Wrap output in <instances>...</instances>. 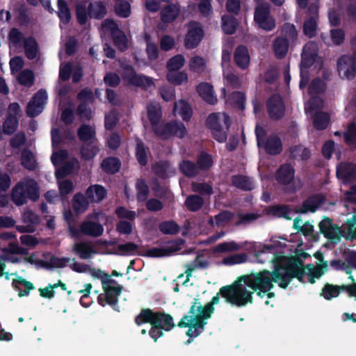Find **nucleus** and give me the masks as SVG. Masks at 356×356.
<instances>
[{
  "instance_id": "obj_1",
  "label": "nucleus",
  "mask_w": 356,
  "mask_h": 356,
  "mask_svg": "<svg viewBox=\"0 0 356 356\" xmlns=\"http://www.w3.org/2000/svg\"><path fill=\"white\" fill-rule=\"evenodd\" d=\"M285 245V241L273 240L268 245L255 246V258L259 263L272 261L275 268L273 275L268 270L252 273L241 277L232 285L223 286L219 294L232 305L242 307L252 302L253 292L260 297L266 296L268 298L274 296L270 292L273 282L282 288H286L292 277H297L300 282L314 283L315 279H319L327 268V264L323 261L321 252H316L314 257L318 261L316 266L307 265L303 266L300 262L293 257L283 255L280 248Z\"/></svg>"
},
{
  "instance_id": "obj_2",
  "label": "nucleus",
  "mask_w": 356,
  "mask_h": 356,
  "mask_svg": "<svg viewBox=\"0 0 356 356\" xmlns=\"http://www.w3.org/2000/svg\"><path fill=\"white\" fill-rule=\"evenodd\" d=\"M317 46L315 43L307 44L302 55L300 65V88L303 89L307 84L309 77H313L309 87V99L305 105V111L314 118V125L317 129H325L330 121L329 116L320 112L323 103L319 95L324 90L325 79L327 74L323 68L322 60L316 56Z\"/></svg>"
},
{
  "instance_id": "obj_3",
  "label": "nucleus",
  "mask_w": 356,
  "mask_h": 356,
  "mask_svg": "<svg viewBox=\"0 0 356 356\" xmlns=\"http://www.w3.org/2000/svg\"><path fill=\"white\" fill-rule=\"evenodd\" d=\"M218 294L204 307H202L200 302H195L191 306L188 314L182 318L179 325L188 327L187 332L188 337L198 336L203 331L204 327L207 324L206 321L211 317L213 312V305L218 304Z\"/></svg>"
},
{
  "instance_id": "obj_4",
  "label": "nucleus",
  "mask_w": 356,
  "mask_h": 356,
  "mask_svg": "<svg viewBox=\"0 0 356 356\" xmlns=\"http://www.w3.org/2000/svg\"><path fill=\"white\" fill-rule=\"evenodd\" d=\"M70 267L78 273H89L92 277L102 280L104 293L98 296V302L102 306L110 305L115 309L118 296L121 292V287L113 280L105 275L101 270L88 267L87 265L77 263L72 260Z\"/></svg>"
},
{
  "instance_id": "obj_5",
  "label": "nucleus",
  "mask_w": 356,
  "mask_h": 356,
  "mask_svg": "<svg viewBox=\"0 0 356 356\" xmlns=\"http://www.w3.org/2000/svg\"><path fill=\"white\" fill-rule=\"evenodd\" d=\"M136 323L138 325L149 323L152 325L149 335L154 341H156L158 339V336L155 334L156 332H158L159 337H161L163 335V330L168 331L174 327L171 316L165 314L154 313L149 309L143 310L136 318Z\"/></svg>"
},
{
  "instance_id": "obj_6",
  "label": "nucleus",
  "mask_w": 356,
  "mask_h": 356,
  "mask_svg": "<svg viewBox=\"0 0 356 356\" xmlns=\"http://www.w3.org/2000/svg\"><path fill=\"white\" fill-rule=\"evenodd\" d=\"M348 266L343 268L346 274H350L349 278L353 279L352 273H356V252H353L348 261ZM346 290L350 296H356V284L353 285H342L341 287L327 284L322 289L321 296L326 300H331L339 296L341 290Z\"/></svg>"
},
{
  "instance_id": "obj_7",
  "label": "nucleus",
  "mask_w": 356,
  "mask_h": 356,
  "mask_svg": "<svg viewBox=\"0 0 356 356\" xmlns=\"http://www.w3.org/2000/svg\"><path fill=\"white\" fill-rule=\"evenodd\" d=\"M207 123L216 140L220 143L226 140L230 121L229 117L225 113L211 114L207 118Z\"/></svg>"
},
{
  "instance_id": "obj_8",
  "label": "nucleus",
  "mask_w": 356,
  "mask_h": 356,
  "mask_svg": "<svg viewBox=\"0 0 356 356\" xmlns=\"http://www.w3.org/2000/svg\"><path fill=\"white\" fill-rule=\"evenodd\" d=\"M88 0H83L76 6V15L79 22L83 24L86 22L88 15L95 18L103 17L106 13L105 7L99 2L89 4V11L87 10Z\"/></svg>"
},
{
  "instance_id": "obj_9",
  "label": "nucleus",
  "mask_w": 356,
  "mask_h": 356,
  "mask_svg": "<svg viewBox=\"0 0 356 356\" xmlns=\"http://www.w3.org/2000/svg\"><path fill=\"white\" fill-rule=\"evenodd\" d=\"M51 161L54 165H62L57 168L56 176L57 178L63 177L70 174L74 168H79V162L77 160L73 161L71 164L67 161V153L66 151L60 150L54 152L51 156Z\"/></svg>"
},
{
  "instance_id": "obj_10",
  "label": "nucleus",
  "mask_w": 356,
  "mask_h": 356,
  "mask_svg": "<svg viewBox=\"0 0 356 356\" xmlns=\"http://www.w3.org/2000/svg\"><path fill=\"white\" fill-rule=\"evenodd\" d=\"M255 133L259 148L263 147L265 151L271 154H277L281 151V142L277 137L271 136L266 140V131L260 126L256 127Z\"/></svg>"
},
{
  "instance_id": "obj_11",
  "label": "nucleus",
  "mask_w": 356,
  "mask_h": 356,
  "mask_svg": "<svg viewBox=\"0 0 356 356\" xmlns=\"http://www.w3.org/2000/svg\"><path fill=\"white\" fill-rule=\"evenodd\" d=\"M319 227L325 237L334 244L337 243L346 234V227L342 230L339 227L333 225L329 218L323 219L320 222Z\"/></svg>"
},
{
  "instance_id": "obj_12",
  "label": "nucleus",
  "mask_w": 356,
  "mask_h": 356,
  "mask_svg": "<svg viewBox=\"0 0 356 356\" xmlns=\"http://www.w3.org/2000/svg\"><path fill=\"white\" fill-rule=\"evenodd\" d=\"M254 21L260 28L266 31H270L275 26V20L269 14L268 5H261L256 8Z\"/></svg>"
},
{
  "instance_id": "obj_13",
  "label": "nucleus",
  "mask_w": 356,
  "mask_h": 356,
  "mask_svg": "<svg viewBox=\"0 0 356 356\" xmlns=\"http://www.w3.org/2000/svg\"><path fill=\"white\" fill-rule=\"evenodd\" d=\"M187 134L186 128L183 123L175 121L163 124L160 130H156V135L162 138H168L170 136L183 138Z\"/></svg>"
},
{
  "instance_id": "obj_14",
  "label": "nucleus",
  "mask_w": 356,
  "mask_h": 356,
  "mask_svg": "<svg viewBox=\"0 0 356 356\" xmlns=\"http://www.w3.org/2000/svg\"><path fill=\"white\" fill-rule=\"evenodd\" d=\"M338 72L342 79H352L356 74V51L354 57L343 56L338 61Z\"/></svg>"
},
{
  "instance_id": "obj_15",
  "label": "nucleus",
  "mask_w": 356,
  "mask_h": 356,
  "mask_svg": "<svg viewBox=\"0 0 356 356\" xmlns=\"http://www.w3.org/2000/svg\"><path fill=\"white\" fill-rule=\"evenodd\" d=\"M47 101V94L45 90L38 91L29 102L26 113L30 117L40 114L44 109Z\"/></svg>"
},
{
  "instance_id": "obj_16",
  "label": "nucleus",
  "mask_w": 356,
  "mask_h": 356,
  "mask_svg": "<svg viewBox=\"0 0 356 356\" xmlns=\"http://www.w3.org/2000/svg\"><path fill=\"white\" fill-rule=\"evenodd\" d=\"M124 79L129 84L150 89L154 87V83L149 77L138 75L131 67H125L123 72Z\"/></svg>"
},
{
  "instance_id": "obj_17",
  "label": "nucleus",
  "mask_w": 356,
  "mask_h": 356,
  "mask_svg": "<svg viewBox=\"0 0 356 356\" xmlns=\"http://www.w3.org/2000/svg\"><path fill=\"white\" fill-rule=\"evenodd\" d=\"M103 217V214L95 213L92 214L89 218L83 222L81 226V232L86 235L92 236H99L102 234L104 228L102 225L98 222H93L94 220H100Z\"/></svg>"
},
{
  "instance_id": "obj_18",
  "label": "nucleus",
  "mask_w": 356,
  "mask_h": 356,
  "mask_svg": "<svg viewBox=\"0 0 356 356\" xmlns=\"http://www.w3.org/2000/svg\"><path fill=\"white\" fill-rule=\"evenodd\" d=\"M181 245V241L171 242L165 247L148 249L145 251L144 255L149 257H168L179 250Z\"/></svg>"
},
{
  "instance_id": "obj_19",
  "label": "nucleus",
  "mask_w": 356,
  "mask_h": 356,
  "mask_svg": "<svg viewBox=\"0 0 356 356\" xmlns=\"http://www.w3.org/2000/svg\"><path fill=\"white\" fill-rule=\"evenodd\" d=\"M203 35V30L199 24L196 22L191 23L185 39L186 47L189 49L195 47L202 40Z\"/></svg>"
},
{
  "instance_id": "obj_20",
  "label": "nucleus",
  "mask_w": 356,
  "mask_h": 356,
  "mask_svg": "<svg viewBox=\"0 0 356 356\" xmlns=\"http://www.w3.org/2000/svg\"><path fill=\"white\" fill-rule=\"evenodd\" d=\"M147 116L152 129L156 134V130H160L163 125V123H160L161 108L159 103L152 102L147 106Z\"/></svg>"
},
{
  "instance_id": "obj_21",
  "label": "nucleus",
  "mask_w": 356,
  "mask_h": 356,
  "mask_svg": "<svg viewBox=\"0 0 356 356\" xmlns=\"http://www.w3.org/2000/svg\"><path fill=\"white\" fill-rule=\"evenodd\" d=\"M293 170L289 165H283L277 173V180L284 185H286V190L293 191L296 190L293 187L294 183H291L293 179Z\"/></svg>"
},
{
  "instance_id": "obj_22",
  "label": "nucleus",
  "mask_w": 356,
  "mask_h": 356,
  "mask_svg": "<svg viewBox=\"0 0 356 356\" xmlns=\"http://www.w3.org/2000/svg\"><path fill=\"white\" fill-rule=\"evenodd\" d=\"M197 92L200 97L207 103L214 104L217 102L213 87L209 83H201L197 86Z\"/></svg>"
},
{
  "instance_id": "obj_23",
  "label": "nucleus",
  "mask_w": 356,
  "mask_h": 356,
  "mask_svg": "<svg viewBox=\"0 0 356 356\" xmlns=\"http://www.w3.org/2000/svg\"><path fill=\"white\" fill-rule=\"evenodd\" d=\"M268 108L269 114L273 118L277 119L283 115L284 106L279 95H273L269 99Z\"/></svg>"
},
{
  "instance_id": "obj_24",
  "label": "nucleus",
  "mask_w": 356,
  "mask_h": 356,
  "mask_svg": "<svg viewBox=\"0 0 356 356\" xmlns=\"http://www.w3.org/2000/svg\"><path fill=\"white\" fill-rule=\"evenodd\" d=\"M337 175L343 182H348L356 179L355 168L350 163H341L337 170Z\"/></svg>"
},
{
  "instance_id": "obj_25",
  "label": "nucleus",
  "mask_w": 356,
  "mask_h": 356,
  "mask_svg": "<svg viewBox=\"0 0 356 356\" xmlns=\"http://www.w3.org/2000/svg\"><path fill=\"white\" fill-rule=\"evenodd\" d=\"M192 113V108L186 102L179 100L175 102L173 109L175 116H179L184 121H188Z\"/></svg>"
},
{
  "instance_id": "obj_26",
  "label": "nucleus",
  "mask_w": 356,
  "mask_h": 356,
  "mask_svg": "<svg viewBox=\"0 0 356 356\" xmlns=\"http://www.w3.org/2000/svg\"><path fill=\"white\" fill-rule=\"evenodd\" d=\"M234 60L236 65L242 68H247L250 62V56L248 49L244 46H239L234 53Z\"/></svg>"
},
{
  "instance_id": "obj_27",
  "label": "nucleus",
  "mask_w": 356,
  "mask_h": 356,
  "mask_svg": "<svg viewBox=\"0 0 356 356\" xmlns=\"http://www.w3.org/2000/svg\"><path fill=\"white\" fill-rule=\"evenodd\" d=\"M324 198L321 195L313 196L308 198L301 207L296 209L298 213L314 212L317 208L323 203Z\"/></svg>"
},
{
  "instance_id": "obj_28",
  "label": "nucleus",
  "mask_w": 356,
  "mask_h": 356,
  "mask_svg": "<svg viewBox=\"0 0 356 356\" xmlns=\"http://www.w3.org/2000/svg\"><path fill=\"white\" fill-rule=\"evenodd\" d=\"M106 195V189L100 185H92L86 191V197L91 202H99Z\"/></svg>"
},
{
  "instance_id": "obj_29",
  "label": "nucleus",
  "mask_w": 356,
  "mask_h": 356,
  "mask_svg": "<svg viewBox=\"0 0 356 356\" xmlns=\"http://www.w3.org/2000/svg\"><path fill=\"white\" fill-rule=\"evenodd\" d=\"M39 197V188L37 183L33 179H28L24 184V200L29 198L35 201Z\"/></svg>"
},
{
  "instance_id": "obj_30",
  "label": "nucleus",
  "mask_w": 356,
  "mask_h": 356,
  "mask_svg": "<svg viewBox=\"0 0 356 356\" xmlns=\"http://www.w3.org/2000/svg\"><path fill=\"white\" fill-rule=\"evenodd\" d=\"M166 79L170 83L178 86L186 84L188 81V74L184 71H175L168 72Z\"/></svg>"
},
{
  "instance_id": "obj_31",
  "label": "nucleus",
  "mask_w": 356,
  "mask_h": 356,
  "mask_svg": "<svg viewBox=\"0 0 356 356\" xmlns=\"http://www.w3.org/2000/svg\"><path fill=\"white\" fill-rule=\"evenodd\" d=\"M18 124L19 122L16 115L9 114L3 123L1 132L6 135H11L15 132Z\"/></svg>"
},
{
  "instance_id": "obj_32",
  "label": "nucleus",
  "mask_w": 356,
  "mask_h": 356,
  "mask_svg": "<svg viewBox=\"0 0 356 356\" xmlns=\"http://www.w3.org/2000/svg\"><path fill=\"white\" fill-rule=\"evenodd\" d=\"M24 52L29 59L36 57L38 49L35 40L33 38H28L24 40Z\"/></svg>"
},
{
  "instance_id": "obj_33",
  "label": "nucleus",
  "mask_w": 356,
  "mask_h": 356,
  "mask_svg": "<svg viewBox=\"0 0 356 356\" xmlns=\"http://www.w3.org/2000/svg\"><path fill=\"white\" fill-rule=\"evenodd\" d=\"M289 49V41L286 38H278L274 42L273 49L275 54L278 58L286 56Z\"/></svg>"
},
{
  "instance_id": "obj_34",
  "label": "nucleus",
  "mask_w": 356,
  "mask_h": 356,
  "mask_svg": "<svg viewBox=\"0 0 356 356\" xmlns=\"http://www.w3.org/2000/svg\"><path fill=\"white\" fill-rule=\"evenodd\" d=\"M242 248L241 245L237 244L234 241L225 242L217 245L213 247L212 252L213 253H226L240 250Z\"/></svg>"
},
{
  "instance_id": "obj_35",
  "label": "nucleus",
  "mask_w": 356,
  "mask_h": 356,
  "mask_svg": "<svg viewBox=\"0 0 356 356\" xmlns=\"http://www.w3.org/2000/svg\"><path fill=\"white\" fill-rule=\"evenodd\" d=\"M10 67L13 74L18 72L17 75V81L22 86V56H15L10 60Z\"/></svg>"
},
{
  "instance_id": "obj_36",
  "label": "nucleus",
  "mask_w": 356,
  "mask_h": 356,
  "mask_svg": "<svg viewBox=\"0 0 356 356\" xmlns=\"http://www.w3.org/2000/svg\"><path fill=\"white\" fill-rule=\"evenodd\" d=\"M138 250L137 244L129 242L118 245L116 248V254L122 256H130L136 254Z\"/></svg>"
},
{
  "instance_id": "obj_37",
  "label": "nucleus",
  "mask_w": 356,
  "mask_h": 356,
  "mask_svg": "<svg viewBox=\"0 0 356 356\" xmlns=\"http://www.w3.org/2000/svg\"><path fill=\"white\" fill-rule=\"evenodd\" d=\"M99 152L98 147L93 143L84 144L81 149L82 159L84 160H90L94 158Z\"/></svg>"
},
{
  "instance_id": "obj_38",
  "label": "nucleus",
  "mask_w": 356,
  "mask_h": 356,
  "mask_svg": "<svg viewBox=\"0 0 356 356\" xmlns=\"http://www.w3.org/2000/svg\"><path fill=\"white\" fill-rule=\"evenodd\" d=\"M38 222V216L32 212L24 213V232H32Z\"/></svg>"
},
{
  "instance_id": "obj_39",
  "label": "nucleus",
  "mask_w": 356,
  "mask_h": 356,
  "mask_svg": "<svg viewBox=\"0 0 356 356\" xmlns=\"http://www.w3.org/2000/svg\"><path fill=\"white\" fill-rule=\"evenodd\" d=\"M74 250L83 259H88L96 253L90 245L82 243L74 245Z\"/></svg>"
},
{
  "instance_id": "obj_40",
  "label": "nucleus",
  "mask_w": 356,
  "mask_h": 356,
  "mask_svg": "<svg viewBox=\"0 0 356 356\" xmlns=\"http://www.w3.org/2000/svg\"><path fill=\"white\" fill-rule=\"evenodd\" d=\"M232 183L236 187L244 190H251L254 187L253 181L250 178L243 176L233 177Z\"/></svg>"
},
{
  "instance_id": "obj_41",
  "label": "nucleus",
  "mask_w": 356,
  "mask_h": 356,
  "mask_svg": "<svg viewBox=\"0 0 356 356\" xmlns=\"http://www.w3.org/2000/svg\"><path fill=\"white\" fill-rule=\"evenodd\" d=\"M120 167V163L115 158H108L102 163V169L108 173H115L118 172Z\"/></svg>"
},
{
  "instance_id": "obj_42",
  "label": "nucleus",
  "mask_w": 356,
  "mask_h": 356,
  "mask_svg": "<svg viewBox=\"0 0 356 356\" xmlns=\"http://www.w3.org/2000/svg\"><path fill=\"white\" fill-rule=\"evenodd\" d=\"M185 63V58L181 55L171 58L167 63L168 72L179 71Z\"/></svg>"
},
{
  "instance_id": "obj_43",
  "label": "nucleus",
  "mask_w": 356,
  "mask_h": 356,
  "mask_svg": "<svg viewBox=\"0 0 356 356\" xmlns=\"http://www.w3.org/2000/svg\"><path fill=\"white\" fill-rule=\"evenodd\" d=\"M179 14V9L175 5H170L165 7L161 13V19L163 22H170L173 21Z\"/></svg>"
},
{
  "instance_id": "obj_44",
  "label": "nucleus",
  "mask_w": 356,
  "mask_h": 356,
  "mask_svg": "<svg viewBox=\"0 0 356 356\" xmlns=\"http://www.w3.org/2000/svg\"><path fill=\"white\" fill-rule=\"evenodd\" d=\"M237 22L236 19L232 17L224 15L222 17V28L227 34H232L236 30Z\"/></svg>"
},
{
  "instance_id": "obj_45",
  "label": "nucleus",
  "mask_w": 356,
  "mask_h": 356,
  "mask_svg": "<svg viewBox=\"0 0 356 356\" xmlns=\"http://www.w3.org/2000/svg\"><path fill=\"white\" fill-rule=\"evenodd\" d=\"M58 15L63 24H67L71 19L70 10L65 1L63 0L58 1Z\"/></svg>"
},
{
  "instance_id": "obj_46",
  "label": "nucleus",
  "mask_w": 356,
  "mask_h": 356,
  "mask_svg": "<svg viewBox=\"0 0 356 356\" xmlns=\"http://www.w3.org/2000/svg\"><path fill=\"white\" fill-rule=\"evenodd\" d=\"M58 286H60L63 290H66L65 284L61 283L60 282H58V283L54 284V285L49 284L47 286L44 288L39 289L40 296L49 299L52 298L54 296V289L55 288H57Z\"/></svg>"
},
{
  "instance_id": "obj_47",
  "label": "nucleus",
  "mask_w": 356,
  "mask_h": 356,
  "mask_svg": "<svg viewBox=\"0 0 356 356\" xmlns=\"http://www.w3.org/2000/svg\"><path fill=\"white\" fill-rule=\"evenodd\" d=\"M11 199L17 206L22 205V180L19 181L13 188Z\"/></svg>"
},
{
  "instance_id": "obj_48",
  "label": "nucleus",
  "mask_w": 356,
  "mask_h": 356,
  "mask_svg": "<svg viewBox=\"0 0 356 356\" xmlns=\"http://www.w3.org/2000/svg\"><path fill=\"white\" fill-rule=\"evenodd\" d=\"M344 140L348 145L356 143V124L350 123L347 130L343 133Z\"/></svg>"
},
{
  "instance_id": "obj_49",
  "label": "nucleus",
  "mask_w": 356,
  "mask_h": 356,
  "mask_svg": "<svg viewBox=\"0 0 356 356\" xmlns=\"http://www.w3.org/2000/svg\"><path fill=\"white\" fill-rule=\"evenodd\" d=\"M304 33L309 38L315 35L316 33L317 24L316 17L314 15L308 19L304 24Z\"/></svg>"
},
{
  "instance_id": "obj_50",
  "label": "nucleus",
  "mask_w": 356,
  "mask_h": 356,
  "mask_svg": "<svg viewBox=\"0 0 356 356\" xmlns=\"http://www.w3.org/2000/svg\"><path fill=\"white\" fill-rule=\"evenodd\" d=\"M95 134L94 128L88 125L81 127L78 131L79 138L84 141L92 140L95 136Z\"/></svg>"
},
{
  "instance_id": "obj_51",
  "label": "nucleus",
  "mask_w": 356,
  "mask_h": 356,
  "mask_svg": "<svg viewBox=\"0 0 356 356\" xmlns=\"http://www.w3.org/2000/svg\"><path fill=\"white\" fill-rule=\"evenodd\" d=\"M88 203L83 195L77 194L74 197L73 207L78 213L83 212L88 207Z\"/></svg>"
},
{
  "instance_id": "obj_52",
  "label": "nucleus",
  "mask_w": 356,
  "mask_h": 356,
  "mask_svg": "<svg viewBox=\"0 0 356 356\" xmlns=\"http://www.w3.org/2000/svg\"><path fill=\"white\" fill-rule=\"evenodd\" d=\"M115 213L117 216L121 219L120 220H124L126 219L130 221H134L136 217V213L135 211H130L123 207L117 208L115 210Z\"/></svg>"
},
{
  "instance_id": "obj_53",
  "label": "nucleus",
  "mask_w": 356,
  "mask_h": 356,
  "mask_svg": "<svg viewBox=\"0 0 356 356\" xmlns=\"http://www.w3.org/2000/svg\"><path fill=\"white\" fill-rule=\"evenodd\" d=\"M206 66V60L200 56H194L189 63L191 70L200 72L204 70Z\"/></svg>"
},
{
  "instance_id": "obj_54",
  "label": "nucleus",
  "mask_w": 356,
  "mask_h": 356,
  "mask_svg": "<svg viewBox=\"0 0 356 356\" xmlns=\"http://www.w3.org/2000/svg\"><path fill=\"white\" fill-rule=\"evenodd\" d=\"M246 260L247 256L245 254H237L224 258L222 264L225 265H234L243 263Z\"/></svg>"
},
{
  "instance_id": "obj_55",
  "label": "nucleus",
  "mask_w": 356,
  "mask_h": 356,
  "mask_svg": "<svg viewBox=\"0 0 356 356\" xmlns=\"http://www.w3.org/2000/svg\"><path fill=\"white\" fill-rule=\"evenodd\" d=\"M159 228L163 233L167 234H175L179 229L178 225L175 222L171 221L161 223Z\"/></svg>"
},
{
  "instance_id": "obj_56",
  "label": "nucleus",
  "mask_w": 356,
  "mask_h": 356,
  "mask_svg": "<svg viewBox=\"0 0 356 356\" xmlns=\"http://www.w3.org/2000/svg\"><path fill=\"white\" fill-rule=\"evenodd\" d=\"M180 169L181 172L187 176H193L197 173V168L189 161H183L180 164Z\"/></svg>"
},
{
  "instance_id": "obj_57",
  "label": "nucleus",
  "mask_w": 356,
  "mask_h": 356,
  "mask_svg": "<svg viewBox=\"0 0 356 356\" xmlns=\"http://www.w3.org/2000/svg\"><path fill=\"white\" fill-rule=\"evenodd\" d=\"M116 230L121 234L129 235L132 233L133 225L130 222L120 220L116 225Z\"/></svg>"
},
{
  "instance_id": "obj_58",
  "label": "nucleus",
  "mask_w": 356,
  "mask_h": 356,
  "mask_svg": "<svg viewBox=\"0 0 356 356\" xmlns=\"http://www.w3.org/2000/svg\"><path fill=\"white\" fill-rule=\"evenodd\" d=\"M115 13L120 17H128L131 13V8L129 3L127 1L119 3L115 6Z\"/></svg>"
},
{
  "instance_id": "obj_59",
  "label": "nucleus",
  "mask_w": 356,
  "mask_h": 356,
  "mask_svg": "<svg viewBox=\"0 0 356 356\" xmlns=\"http://www.w3.org/2000/svg\"><path fill=\"white\" fill-rule=\"evenodd\" d=\"M186 204L189 209L196 211L202 206V200L197 195L191 196L186 199Z\"/></svg>"
},
{
  "instance_id": "obj_60",
  "label": "nucleus",
  "mask_w": 356,
  "mask_h": 356,
  "mask_svg": "<svg viewBox=\"0 0 356 356\" xmlns=\"http://www.w3.org/2000/svg\"><path fill=\"white\" fill-rule=\"evenodd\" d=\"M291 154L295 158L306 160L309 157L310 152L302 146H296L292 149Z\"/></svg>"
},
{
  "instance_id": "obj_61",
  "label": "nucleus",
  "mask_w": 356,
  "mask_h": 356,
  "mask_svg": "<svg viewBox=\"0 0 356 356\" xmlns=\"http://www.w3.org/2000/svg\"><path fill=\"white\" fill-rule=\"evenodd\" d=\"M197 164L200 168L207 169L213 164L212 158L208 154L202 152L198 158Z\"/></svg>"
},
{
  "instance_id": "obj_62",
  "label": "nucleus",
  "mask_w": 356,
  "mask_h": 356,
  "mask_svg": "<svg viewBox=\"0 0 356 356\" xmlns=\"http://www.w3.org/2000/svg\"><path fill=\"white\" fill-rule=\"evenodd\" d=\"M102 29L104 31L110 33L113 37L115 36L118 34V31H121L119 30L118 25L113 21L110 19H106L104 21Z\"/></svg>"
},
{
  "instance_id": "obj_63",
  "label": "nucleus",
  "mask_w": 356,
  "mask_h": 356,
  "mask_svg": "<svg viewBox=\"0 0 356 356\" xmlns=\"http://www.w3.org/2000/svg\"><path fill=\"white\" fill-rule=\"evenodd\" d=\"M136 154V158L140 165H145L147 163V153L143 145L140 143H137Z\"/></svg>"
},
{
  "instance_id": "obj_64",
  "label": "nucleus",
  "mask_w": 356,
  "mask_h": 356,
  "mask_svg": "<svg viewBox=\"0 0 356 356\" xmlns=\"http://www.w3.org/2000/svg\"><path fill=\"white\" fill-rule=\"evenodd\" d=\"M60 178H57L60 194L64 195L70 193L73 189L72 182L70 180H60Z\"/></svg>"
}]
</instances>
